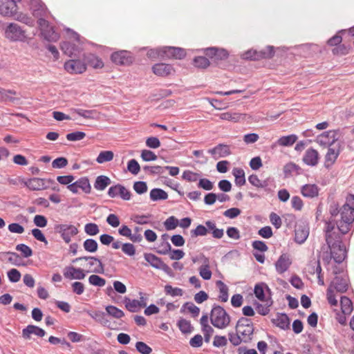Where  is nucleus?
I'll list each match as a JSON object with an SVG mask.
<instances>
[{
  "label": "nucleus",
  "mask_w": 354,
  "mask_h": 354,
  "mask_svg": "<svg viewBox=\"0 0 354 354\" xmlns=\"http://www.w3.org/2000/svg\"><path fill=\"white\" fill-rule=\"evenodd\" d=\"M324 231L326 241L330 252L334 255L335 262L341 263L346 257V248L342 241V234L336 230L333 221L326 222Z\"/></svg>",
  "instance_id": "obj_1"
},
{
  "label": "nucleus",
  "mask_w": 354,
  "mask_h": 354,
  "mask_svg": "<svg viewBox=\"0 0 354 354\" xmlns=\"http://www.w3.org/2000/svg\"><path fill=\"white\" fill-rule=\"evenodd\" d=\"M341 218L339 221H335V219H330L335 223L336 230L339 232L341 234L348 233L351 227V225L354 221V209L345 204L340 208Z\"/></svg>",
  "instance_id": "obj_2"
},
{
  "label": "nucleus",
  "mask_w": 354,
  "mask_h": 354,
  "mask_svg": "<svg viewBox=\"0 0 354 354\" xmlns=\"http://www.w3.org/2000/svg\"><path fill=\"white\" fill-rule=\"evenodd\" d=\"M230 316L222 306L216 304L213 306L210 313V321L214 327L224 329L230 325Z\"/></svg>",
  "instance_id": "obj_3"
},
{
  "label": "nucleus",
  "mask_w": 354,
  "mask_h": 354,
  "mask_svg": "<svg viewBox=\"0 0 354 354\" xmlns=\"http://www.w3.org/2000/svg\"><path fill=\"white\" fill-rule=\"evenodd\" d=\"M254 325L250 319L242 317L236 324V331L239 333L244 343L250 342L254 334Z\"/></svg>",
  "instance_id": "obj_4"
},
{
  "label": "nucleus",
  "mask_w": 354,
  "mask_h": 354,
  "mask_svg": "<svg viewBox=\"0 0 354 354\" xmlns=\"http://www.w3.org/2000/svg\"><path fill=\"white\" fill-rule=\"evenodd\" d=\"M4 35L12 41H23L26 38V31L16 23H9L4 28Z\"/></svg>",
  "instance_id": "obj_5"
},
{
  "label": "nucleus",
  "mask_w": 354,
  "mask_h": 354,
  "mask_svg": "<svg viewBox=\"0 0 354 354\" xmlns=\"http://www.w3.org/2000/svg\"><path fill=\"white\" fill-rule=\"evenodd\" d=\"M24 185L29 189L32 191L44 190L49 187L50 184L55 183L51 179L32 178L27 180L22 179L21 180Z\"/></svg>",
  "instance_id": "obj_6"
},
{
  "label": "nucleus",
  "mask_w": 354,
  "mask_h": 354,
  "mask_svg": "<svg viewBox=\"0 0 354 354\" xmlns=\"http://www.w3.org/2000/svg\"><path fill=\"white\" fill-rule=\"evenodd\" d=\"M41 30V35L48 41H57L59 38V35L56 32L49 22L44 18H40L37 21Z\"/></svg>",
  "instance_id": "obj_7"
},
{
  "label": "nucleus",
  "mask_w": 354,
  "mask_h": 354,
  "mask_svg": "<svg viewBox=\"0 0 354 354\" xmlns=\"http://www.w3.org/2000/svg\"><path fill=\"white\" fill-rule=\"evenodd\" d=\"M274 54V48L272 46H268L266 49L257 51L255 50H249L242 55L243 59L258 60L260 59L271 58Z\"/></svg>",
  "instance_id": "obj_8"
},
{
  "label": "nucleus",
  "mask_w": 354,
  "mask_h": 354,
  "mask_svg": "<svg viewBox=\"0 0 354 354\" xmlns=\"http://www.w3.org/2000/svg\"><path fill=\"white\" fill-rule=\"evenodd\" d=\"M145 259L151 266L153 268L158 270H163L166 274L169 276H173L172 270L170 267L165 263L162 259L151 253L145 254Z\"/></svg>",
  "instance_id": "obj_9"
},
{
  "label": "nucleus",
  "mask_w": 354,
  "mask_h": 354,
  "mask_svg": "<svg viewBox=\"0 0 354 354\" xmlns=\"http://www.w3.org/2000/svg\"><path fill=\"white\" fill-rule=\"evenodd\" d=\"M55 229L66 243H70L71 238L78 233L77 228L73 225L59 224L55 225Z\"/></svg>",
  "instance_id": "obj_10"
},
{
  "label": "nucleus",
  "mask_w": 354,
  "mask_h": 354,
  "mask_svg": "<svg viewBox=\"0 0 354 354\" xmlns=\"http://www.w3.org/2000/svg\"><path fill=\"white\" fill-rule=\"evenodd\" d=\"M21 0H0V15L3 17H12L17 14V3Z\"/></svg>",
  "instance_id": "obj_11"
},
{
  "label": "nucleus",
  "mask_w": 354,
  "mask_h": 354,
  "mask_svg": "<svg viewBox=\"0 0 354 354\" xmlns=\"http://www.w3.org/2000/svg\"><path fill=\"white\" fill-rule=\"evenodd\" d=\"M339 130H330L317 137L316 141L321 146H332L339 139Z\"/></svg>",
  "instance_id": "obj_12"
},
{
  "label": "nucleus",
  "mask_w": 354,
  "mask_h": 354,
  "mask_svg": "<svg viewBox=\"0 0 354 354\" xmlns=\"http://www.w3.org/2000/svg\"><path fill=\"white\" fill-rule=\"evenodd\" d=\"M111 61L118 65H129L133 62L131 53L127 50H120L112 53Z\"/></svg>",
  "instance_id": "obj_13"
},
{
  "label": "nucleus",
  "mask_w": 354,
  "mask_h": 354,
  "mask_svg": "<svg viewBox=\"0 0 354 354\" xmlns=\"http://www.w3.org/2000/svg\"><path fill=\"white\" fill-rule=\"evenodd\" d=\"M340 153V144L334 145L328 147L327 153L325 156L324 167L329 169L335 162Z\"/></svg>",
  "instance_id": "obj_14"
},
{
  "label": "nucleus",
  "mask_w": 354,
  "mask_h": 354,
  "mask_svg": "<svg viewBox=\"0 0 354 354\" xmlns=\"http://www.w3.org/2000/svg\"><path fill=\"white\" fill-rule=\"evenodd\" d=\"M67 188L73 194H77L78 189H82L84 192L88 194L91 192V187L88 178L82 177L75 183H71Z\"/></svg>",
  "instance_id": "obj_15"
},
{
  "label": "nucleus",
  "mask_w": 354,
  "mask_h": 354,
  "mask_svg": "<svg viewBox=\"0 0 354 354\" xmlns=\"http://www.w3.org/2000/svg\"><path fill=\"white\" fill-rule=\"evenodd\" d=\"M90 271L85 272L84 270L80 268H75L74 266H67L63 270L64 277L68 279H84L86 277V274Z\"/></svg>",
  "instance_id": "obj_16"
},
{
  "label": "nucleus",
  "mask_w": 354,
  "mask_h": 354,
  "mask_svg": "<svg viewBox=\"0 0 354 354\" xmlns=\"http://www.w3.org/2000/svg\"><path fill=\"white\" fill-rule=\"evenodd\" d=\"M64 68L71 74H80L86 71V66L81 60L71 59L65 62Z\"/></svg>",
  "instance_id": "obj_17"
},
{
  "label": "nucleus",
  "mask_w": 354,
  "mask_h": 354,
  "mask_svg": "<svg viewBox=\"0 0 354 354\" xmlns=\"http://www.w3.org/2000/svg\"><path fill=\"white\" fill-rule=\"evenodd\" d=\"M202 50L206 56L216 61L225 59L229 56L227 51L223 48L209 47L202 49Z\"/></svg>",
  "instance_id": "obj_18"
},
{
  "label": "nucleus",
  "mask_w": 354,
  "mask_h": 354,
  "mask_svg": "<svg viewBox=\"0 0 354 354\" xmlns=\"http://www.w3.org/2000/svg\"><path fill=\"white\" fill-rule=\"evenodd\" d=\"M30 9L33 16L40 19L46 17L48 13V9L44 3L39 0H32L30 2Z\"/></svg>",
  "instance_id": "obj_19"
},
{
  "label": "nucleus",
  "mask_w": 354,
  "mask_h": 354,
  "mask_svg": "<svg viewBox=\"0 0 354 354\" xmlns=\"http://www.w3.org/2000/svg\"><path fill=\"white\" fill-rule=\"evenodd\" d=\"M162 54L165 57L181 59L186 55L185 49L172 46L162 47Z\"/></svg>",
  "instance_id": "obj_20"
},
{
  "label": "nucleus",
  "mask_w": 354,
  "mask_h": 354,
  "mask_svg": "<svg viewBox=\"0 0 354 354\" xmlns=\"http://www.w3.org/2000/svg\"><path fill=\"white\" fill-rule=\"evenodd\" d=\"M291 264L292 261L289 255L282 254L274 263L276 271L279 274H283L288 270Z\"/></svg>",
  "instance_id": "obj_21"
},
{
  "label": "nucleus",
  "mask_w": 354,
  "mask_h": 354,
  "mask_svg": "<svg viewBox=\"0 0 354 354\" xmlns=\"http://www.w3.org/2000/svg\"><path fill=\"white\" fill-rule=\"evenodd\" d=\"M208 153H209L215 160H217L229 156L231 151L228 145L219 144L214 148L209 149Z\"/></svg>",
  "instance_id": "obj_22"
},
{
  "label": "nucleus",
  "mask_w": 354,
  "mask_h": 354,
  "mask_svg": "<svg viewBox=\"0 0 354 354\" xmlns=\"http://www.w3.org/2000/svg\"><path fill=\"white\" fill-rule=\"evenodd\" d=\"M319 159L318 151L313 148H310L306 151L302 160L306 165L314 167L318 164Z\"/></svg>",
  "instance_id": "obj_23"
},
{
  "label": "nucleus",
  "mask_w": 354,
  "mask_h": 354,
  "mask_svg": "<svg viewBox=\"0 0 354 354\" xmlns=\"http://www.w3.org/2000/svg\"><path fill=\"white\" fill-rule=\"evenodd\" d=\"M31 335L42 337L46 335V332L44 329L35 325H28L22 330V337L24 339H30Z\"/></svg>",
  "instance_id": "obj_24"
},
{
  "label": "nucleus",
  "mask_w": 354,
  "mask_h": 354,
  "mask_svg": "<svg viewBox=\"0 0 354 354\" xmlns=\"http://www.w3.org/2000/svg\"><path fill=\"white\" fill-rule=\"evenodd\" d=\"M89 315L96 322L100 323L102 326L111 329H115V328L111 325L110 321L108 319L107 313L103 311L96 310L89 313Z\"/></svg>",
  "instance_id": "obj_25"
},
{
  "label": "nucleus",
  "mask_w": 354,
  "mask_h": 354,
  "mask_svg": "<svg viewBox=\"0 0 354 354\" xmlns=\"http://www.w3.org/2000/svg\"><path fill=\"white\" fill-rule=\"evenodd\" d=\"M329 287H331L333 290H335L337 292H345L348 288V280L346 278L335 277Z\"/></svg>",
  "instance_id": "obj_26"
},
{
  "label": "nucleus",
  "mask_w": 354,
  "mask_h": 354,
  "mask_svg": "<svg viewBox=\"0 0 354 354\" xmlns=\"http://www.w3.org/2000/svg\"><path fill=\"white\" fill-rule=\"evenodd\" d=\"M309 235V228L305 225H297L295 232V241L301 244L305 242Z\"/></svg>",
  "instance_id": "obj_27"
},
{
  "label": "nucleus",
  "mask_w": 354,
  "mask_h": 354,
  "mask_svg": "<svg viewBox=\"0 0 354 354\" xmlns=\"http://www.w3.org/2000/svg\"><path fill=\"white\" fill-rule=\"evenodd\" d=\"M153 72L159 76H167L170 75L173 71V67L170 64L165 63H159L153 66Z\"/></svg>",
  "instance_id": "obj_28"
},
{
  "label": "nucleus",
  "mask_w": 354,
  "mask_h": 354,
  "mask_svg": "<svg viewBox=\"0 0 354 354\" xmlns=\"http://www.w3.org/2000/svg\"><path fill=\"white\" fill-rule=\"evenodd\" d=\"M81 260H85V261H96L97 263V266H95L91 272H93L94 273H99V274H103L104 272V267L103 263H102L101 260L95 257H91V256H84L76 258L73 261V263L77 262Z\"/></svg>",
  "instance_id": "obj_29"
},
{
  "label": "nucleus",
  "mask_w": 354,
  "mask_h": 354,
  "mask_svg": "<svg viewBox=\"0 0 354 354\" xmlns=\"http://www.w3.org/2000/svg\"><path fill=\"white\" fill-rule=\"evenodd\" d=\"M319 189L315 184H306L301 187V192L304 197L313 198L319 194Z\"/></svg>",
  "instance_id": "obj_30"
},
{
  "label": "nucleus",
  "mask_w": 354,
  "mask_h": 354,
  "mask_svg": "<svg viewBox=\"0 0 354 354\" xmlns=\"http://www.w3.org/2000/svg\"><path fill=\"white\" fill-rule=\"evenodd\" d=\"M203 265L199 268V274L205 280H209L212 277V272L209 270V259L204 255L202 256Z\"/></svg>",
  "instance_id": "obj_31"
},
{
  "label": "nucleus",
  "mask_w": 354,
  "mask_h": 354,
  "mask_svg": "<svg viewBox=\"0 0 354 354\" xmlns=\"http://www.w3.org/2000/svg\"><path fill=\"white\" fill-rule=\"evenodd\" d=\"M124 303L126 308L132 313L137 312L140 307H145L147 305L146 303H141L137 299H130L128 297L124 298Z\"/></svg>",
  "instance_id": "obj_32"
},
{
  "label": "nucleus",
  "mask_w": 354,
  "mask_h": 354,
  "mask_svg": "<svg viewBox=\"0 0 354 354\" xmlns=\"http://www.w3.org/2000/svg\"><path fill=\"white\" fill-rule=\"evenodd\" d=\"M111 180L108 176L101 175L96 178L94 183V187L97 190L103 191L111 184Z\"/></svg>",
  "instance_id": "obj_33"
},
{
  "label": "nucleus",
  "mask_w": 354,
  "mask_h": 354,
  "mask_svg": "<svg viewBox=\"0 0 354 354\" xmlns=\"http://www.w3.org/2000/svg\"><path fill=\"white\" fill-rule=\"evenodd\" d=\"M149 197L152 201H158L167 199L168 194L160 188H153L150 191Z\"/></svg>",
  "instance_id": "obj_34"
},
{
  "label": "nucleus",
  "mask_w": 354,
  "mask_h": 354,
  "mask_svg": "<svg viewBox=\"0 0 354 354\" xmlns=\"http://www.w3.org/2000/svg\"><path fill=\"white\" fill-rule=\"evenodd\" d=\"M273 322L277 326L283 330L289 328L290 326V319L286 314L278 315Z\"/></svg>",
  "instance_id": "obj_35"
},
{
  "label": "nucleus",
  "mask_w": 354,
  "mask_h": 354,
  "mask_svg": "<svg viewBox=\"0 0 354 354\" xmlns=\"http://www.w3.org/2000/svg\"><path fill=\"white\" fill-rule=\"evenodd\" d=\"M232 174L235 178L234 182L236 185L241 187L245 184V176L243 169L241 168H234Z\"/></svg>",
  "instance_id": "obj_36"
},
{
  "label": "nucleus",
  "mask_w": 354,
  "mask_h": 354,
  "mask_svg": "<svg viewBox=\"0 0 354 354\" xmlns=\"http://www.w3.org/2000/svg\"><path fill=\"white\" fill-rule=\"evenodd\" d=\"M297 138H298L295 134H290L286 136H281L277 140V143L279 146L290 147L297 141Z\"/></svg>",
  "instance_id": "obj_37"
},
{
  "label": "nucleus",
  "mask_w": 354,
  "mask_h": 354,
  "mask_svg": "<svg viewBox=\"0 0 354 354\" xmlns=\"http://www.w3.org/2000/svg\"><path fill=\"white\" fill-rule=\"evenodd\" d=\"M17 95V92L15 90L12 89H4L1 88L0 93V102H15L16 101V98L12 97L11 95Z\"/></svg>",
  "instance_id": "obj_38"
},
{
  "label": "nucleus",
  "mask_w": 354,
  "mask_h": 354,
  "mask_svg": "<svg viewBox=\"0 0 354 354\" xmlns=\"http://www.w3.org/2000/svg\"><path fill=\"white\" fill-rule=\"evenodd\" d=\"M87 64L94 68H102L104 66V63L100 58L93 54H89L86 57Z\"/></svg>",
  "instance_id": "obj_39"
},
{
  "label": "nucleus",
  "mask_w": 354,
  "mask_h": 354,
  "mask_svg": "<svg viewBox=\"0 0 354 354\" xmlns=\"http://www.w3.org/2000/svg\"><path fill=\"white\" fill-rule=\"evenodd\" d=\"M340 305L342 313L344 314L350 315L353 311V303L348 297L346 296L342 297L340 299Z\"/></svg>",
  "instance_id": "obj_40"
},
{
  "label": "nucleus",
  "mask_w": 354,
  "mask_h": 354,
  "mask_svg": "<svg viewBox=\"0 0 354 354\" xmlns=\"http://www.w3.org/2000/svg\"><path fill=\"white\" fill-rule=\"evenodd\" d=\"M206 227L212 230V236L215 239H221L224 235V231L223 229H218L216 227V223L212 221H207L205 222Z\"/></svg>",
  "instance_id": "obj_41"
},
{
  "label": "nucleus",
  "mask_w": 354,
  "mask_h": 354,
  "mask_svg": "<svg viewBox=\"0 0 354 354\" xmlns=\"http://www.w3.org/2000/svg\"><path fill=\"white\" fill-rule=\"evenodd\" d=\"M276 187L274 179L272 177H268L266 179L261 180L259 188L263 189L267 193L274 192Z\"/></svg>",
  "instance_id": "obj_42"
},
{
  "label": "nucleus",
  "mask_w": 354,
  "mask_h": 354,
  "mask_svg": "<svg viewBox=\"0 0 354 354\" xmlns=\"http://www.w3.org/2000/svg\"><path fill=\"white\" fill-rule=\"evenodd\" d=\"M177 326L183 334L191 333L193 330V326L191 322L183 318H180L178 321Z\"/></svg>",
  "instance_id": "obj_43"
},
{
  "label": "nucleus",
  "mask_w": 354,
  "mask_h": 354,
  "mask_svg": "<svg viewBox=\"0 0 354 354\" xmlns=\"http://www.w3.org/2000/svg\"><path fill=\"white\" fill-rule=\"evenodd\" d=\"M216 286L219 289V299L222 302H226L228 300V287L222 281H217Z\"/></svg>",
  "instance_id": "obj_44"
},
{
  "label": "nucleus",
  "mask_w": 354,
  "mask_h": 354,
  "mask_svg": "<svg viewBox=\"0 0 354 354\" xmlns=\"http://www.w3.org/2000/svg\"><path fill=\"white\" fill-rule=\"evenodd\" d=\"M114 154L111 151H101L96 158L97 162L102 164L106 162L111 161L113 159Z\"/></svg>",
  "instance_id": "obj_45"
},
{
  "label": "nucleus",
  "mask_w": 354,
  "mask_h": 354,
  "mask_svg": "<svg viewBox=\"0 0 354 354\" xmlns=\"http://www.w3.org/2000/svg\"><path fill=\"white\" fill-rule=\"evenodd\" d=\"M186 309L192 314L194 317H196L199 315L200 308L192 302L185 303L180 309V312L183 313Z\"/></svg>",
  "instance_id": "obj_46"
},
{
  "label": "nucleus",
  "mask_w": 354,
  "mask_h": 354,
  "mask_svg": "<svg viewBox=\"0 0 354 354\" xmlns=\"http://www.w3.org/2000/svg\"><path fill=\"white\" fill-rule=\"evenodd\" d=\"M84 249L88 252H95L97 250V242L93 239H87L83 243Z\"/></svg>",
  "instance_id": "obj_47"
},
{
  "label": "nucleus",
  "mask_w": 354,
  "mask_h": 354,
  "mask_svg": "<svg viewBox=\"0 0 354 354\" xmlns=\"http://www.w3.org/2000/svg\"><path fill=\"white\" fill-rule=\"evenodd\" d=\"M106 311L107 315H111L113 317L116 318V319H120L122 317H124V313L122 310L118 308L117 307H115L114 306H111V305L107 306L106 307Z\"/></svg>",
  "instance_id": "obj_48"
},
{
  "label": "nucleus",
  "mask_w": 354,
  "mask_h": 354,
  "mask_svg": "<svg viewBox=\"0 0 354 354\" xmlns=\"http://www.w3.org/2000/svg\"><path fill=\"white\" fill-rule=\"evenodd\" d=\"M15 19L17 20L18 21L21 22L30 27L34 26V19L32 17H29L28 15L24 13H17L16 15H15Z\"/></svg>",
  "instance_id": "obj_49"
},
{
  "label": "nucleus",
  "mask_w": 354,
  "mask_h": 354,
  "mask_svg": "<svg viewBox=\"0 0 354 354\" xmlns=\"http://www.w3.org/2000/svg\"><path fill=\"white\" fill-rule=\"evenodd\" d=\"M163 225L167 231L175 230L178 226V219L174 216H171L164 221Z\"/></svg>",
  "instance_id": "obj_50"
},
{
  "label": "nucleus",
  "mask_w": 354,
  "mask_h": 354,
  "mask_svg": "<svg viewBox=\"0 0 354 354\" xmlns=\"http://www.w3.org/2000/svg\"><path fill=\"white\" fill-rule=\"evenodd\" d=\"M264 286L268 289V286L264 283L256 284L254 289L255 297L261 301L266 300L263 290Z\"/></svg>",
  "instance_id": "obj_51"
},
{
  "label": "nucleus",
  "mask_w": 354,
  "mask_h": 354,
  "mask_svg": "<svg viewBox=\"0 0 354 354\" xmlns=\"http://www.w3.org/2000/svg\"><path fill=\"white\" fill-rule=\"evenodd\" d=\"M194 64L197 68H206L209 66L210 62L206 57L198 56L194 59Z\"/></svg>",
  "instance_id": "obj_52"
},
{
  "label": "nucleus",
  "mask_w": 354,
  "mask_h": 354,
  "mask_svg": "<svg viewBox=\"0 0 354 354\" xmlns=\"http://www.w3.org/2000/svg\"><path fill=\"white\" fill-rule=\"evenodd\" d=\"M84 232L89 236H95L99 233L100 229L96 223H89L84 225Z\"/></svg>",
  "instance_id": "obj_53"
},
{
  "label": "nucleus",
  "mask_w": 354,
  "mask_h": 354,
  "mask_svg": "<svg viewBox=\"0 0 354 354\" xmlns=\"http://www.w3.org/2000/svg\"><path fill=\"white\" fill-rule=\"evenodd\" d=\"M60 48L64 54L71 57L75 51V46L68 41H63L60 44Z\"/></svg>",
  "instance_id": "obj_54"
},
{
  "label": "nucleus",
  "mask_w": 354,
  "mask_h": 354,
  "mask_svg": "<svg viewBox=\"0 0 354 354\" xmlns=\"http://www.w3.org/2000/svg\"><path fill=\"white\" fill-rule=\"evenodd\" d=\"M227 335L230 342L234 346L240 345L242 342H243L241 336L236 331V333L229 332Z\"/></svg>",
  "instance_id": "obj_55"
},
{
  "label": "nucleus",
  "mask_w": 354,
  "mask_h": 354,
  "mask_svg": "<svg viewBox=\"0 0 354 354\" xmlns=\"http://www.w3.org/2000/svg\"><path fill=\"white\" fill-rule=\"evenodd\" d=\"M88 282L93 286L102 287L105 285L106 280L98 275L92 274L88 277Z\"/></svg>",
  "instance_id": "obj_56"
},
{
  "label": "nucleus",
  "mask_w": 354,
  "mask_h": 354,
  "mask_svg": "<svg viewBox=\"0 0 354 354\" xmlns=\"http://www.w3.org/2000/svg\"><path fill=\"white\" fill-rule=\"evenodd\" d=\"M165 292L167 295L171 297L182 296L183 295V289L180 288H173L171 285L165 286Z\"/></svg>",
  "instance_id": "obj_57"
},
{
  "label": "nucleus",
  "mask_w": 354,
  "mask_h": 354,
  "mask_svg": "<svg viewBox=\"0 0 354 354\" xmlns=\"http://www.w3.org/2000/svg\"><path fill=\"white\" fill-rule=\"evenodd\" d=\"M6 254L10 255V257L8 259V261L10 262L11 264L16 266H19L22 265V259L19 254L13 252H7Z\"/></svg>",
  "instance_id": "obj_58"
},
{
  "label": "nucleus",
  "mask_w": 354,
  "mask_h": 354,
  "mask_svg": "<svg viewBox=\"0 0 354 354\" xmlns=\"http://www.w3.org/2000/svg\"><path fill=\"white\" fill-rule=\"evenodd\" d=\"M16 250L21 252L25 258H28L32 255V249L26 244L20 243L16 246Z\"/></svg>",
  "instance_id": "obj_59"
},
{
  "label": "nucleus",
  "mask_w": 354,
  "mask_h": 354,
  "mask_svg": "<svg viewBox=\"0 0 354 354\" xmlns=\"http://www.w3.org/2000/svg\"><path fill=\"white\" fill-rule=\"evenodd\" d=\"M219 117L223 120L237 122L241 118V115L236 113L225 112L220 114Z\"/></svg>",
  "instance_id": "obj_60"
},
{
  "label": "nucleus",
  "mask_w": 354,
  "mask_h": 354,
  "mask_svg": "<svg viewBox=\"0 0 354 354\" xmlns=\"http://www.w3.org/2000/svg\"><path fill=\"white\" fill-rule=\"evenodd\" d=\"M200 174L198 173L193 172L190 170H185L183 173L182 178L188 182H196Z\"/></svg>",
  "instance_id": "obj_61"
},
{
  "label": "nucleus",
  "mask_w": 354,
  "mask_h": 354,
  "mask_svg": "<svg viewBox=\"0 0 354 354\" xmlns=\"http://www.w3.org/2000/svg\"><path fill=\"white\" fill-rule=\"evenodd\" d=\"M127 169L133 175H137L140 170V167L138 161L135 159L130 160L127 163Z\"/></svg>",
  "instance_id": "obj_62"
},
{
  "label": "nucleus",
  "mask_w": 354,
  "mask_h": 354,
  "mask_svg": "<svg viewBox=\"0 0 354 354\" xmlns=\"http://www.w3.org/2000/svg\"><path fill=\"white\" fill-rule=\"evenodd\" d=\"M136 348L141 354H150L152 352V348L143 342H137Z\"/></svg>",
  "instance_id": "obj_63"
},
{
  "label": "nucleus",
  "mask_w": 354,
  "mask_h": 354,
  "mask_svg": "<svg viewBox=\"0 0 354 354\" xmlns=\"http://www.w3.org/2000/svg\"><path fill=\"white\" fill-rule=\"evenodd\" d=\"M7 275L9 281L12 283L18 282L20 280L21 276L20 272L15 268L10 270L8 272Z\"/></svg>",
  "instance_id": "obj_64"
}]
</instances>
